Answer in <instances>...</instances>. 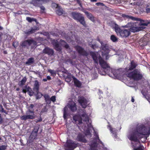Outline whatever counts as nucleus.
Listing matches in <instances>:
<instances>
[{"mask_svg":"<svg viewBox=\"0 0 150 150\" xmlns=\"http://www.w3.org/2000/svg\"><path fill=\"white\" fill-rule=\"evenodd\" d=\"M149 89L143 90L142 93L150 103V86ZM150 134V119L146 120L144 123L137 125L135 129L129 131L127 134L128 138L134 142L136 143L135 145L133 142L132 144L134 147V150H143V147L140 145L139 138Z\"/></svg>","mask_w":150,"mask_h":150,"instance_id":"1","label":"nucleus"},{"mask_svg":"<svg viewBox=\"0 0 150 150\" xmlns=\"http://www.w3.org/2000/svg\"><path fill=\"white\" fill-rule=\"evenodd\" d=\"M73 118L76 123L78 124L79 125L85 124L84 126L83 125V126L82 128L85 135L88 137H91V133L90 130L91 128L93 129L94 131V135L95 137L93 142H92L90 144V150H97V143H102V142L100 140L97 130L92 127L91 125V121L89 119L88 116L86 112L83 111L81 117L78 115H76L73 117Z\"/></svg>","mask_w":150,"mask_h":150,"instance_id":"2","label":"nucleus"},{"mask_svg":"<svg viewBox=\"0 0 150 150\" xmlns=\"http://www.w3.org/2000/svg\"><path fill=\"white\" fill-rule=\"evenodd\" d=\"M91 56L95 62L98 64L99 61L100 64L103 69L104 72H101L100 71L99 73L101 75H105L106 74L110 75V73L111 71L113 75L116 78H119L122 74V72L121 71L120 69L118 70H112L110 68V67L106 62L103 60V59L98 55V53H95L93 52H90Z\"/></svg>","mask_w":150,"mask_h":150,"instance_id":"3","label":"nucleus"},{"mask_svg":"<svg viewBox=\"0 0 150 150\" xmlns=\"http://www.w3.org/2000/svg\"><path fill=\"white\" fill-rule=\"evenodd\" d=\"M113 28L117 34L122 37H127L130 34L131 31L129 30H121L118 25L115 23L113 24Z\"/></svg>","mask_w":150,"mask_h":150,"instance_id":"4","label":"nucleus"},{"mask_svg":"<svg viewBox=\"0 0 150 150\" xmlns=\"http://www.w3.org/2000/svg\"><path fill=\"white\" fill-rule=\"evenodd\" d=\"M52 43L55 49L58 51H60L62 47H64L66 49H68L69 47L68 45L65 41L62 40H61L59 43L57 40H52Z\"/></svg>","mask_w":150,"mask_h":150,"instance_id":"5","label":"nucleus"},{"mask_svg":"<svg viewBox=\"0 0 150 150\" xmlns=\"http://www.w3.org/2000/svg\"><path fill=\"white\" fill-rule=\"evenodd\" d=\"M68 108H69L72 112H74L77 109L76 104L75 102L72 101H69L67 106L64 108L63 117L64 119H66L67 116L68 112Z\"/></svg>","mask_w":150,"mask_h":150,"instance_id":"6","label":"nucleus"},{"mask_svg":"<svg viewBox=\"0 0 150 150\" xmlns=\"http://www.w3.org/2000/svg\"><path fill=\"white\" fill-rule=\"evenodd\" d=\"M127 76L129 78L134 80H139L142 78L143 75L140 70L135 69L132 72L128 74Z\"/></svg>","mask_w":150,"mask_h":150,"instance_id":"7","label":"nucleus"},{"mask_svg":"<svg viewBox=\"0 0 150 150\" xmlns=\"http://www.w3.org/2000/svg\"><path fill=\"white\" fill-rule=\"evenodd\" d=\"M123 27L129 28L128 30H129L131 32H133L141 30L145 28V27L142 26L139 27H134V23L132 22L128 23Z\"/></svg>","mask_w":150,"mask_h":150,"instance_id":"8","label":"nucleus"},{"mask_svg":"<svg viewBox=\"0 0 150 150\" xmlns=\"http://www.w3.org/2000/svg\"><path fill=\"white\" fill-rule=\"evenodd\" d=\"M97 40L101 44V47L102 48V54L103 57L105 56L106 59L108 58V54L109 53L108 47L107 45L106 44H104L99 38H97Z\"/></svg>","mask_w":150,"mask_h":150,"instance_id":"9","label":"nucleus"},{"mask_svg":"<svg viewBox=\"0 0 150 150\" xmlns=\"http://www.w3.org/2000/svg\"><path fill=\"white\" fill-rule=\"evenodd\" d=\"M78 144L75 143L71 140H68L64 147L67 150H74L78 146Z\"/></svg>","mask_w":150,"mask_h":150,"instance_id":"10","label":"nucleus"},{"mask_svg":"<svg viewBox=\"0 0 150 150\" xmlns=\"http://www.w3.org/2000/svg\"><path fill=\"white\" fill-rule=\"evenodd\" d=\"M26 115H23L20 117L21 120H32L35 118L34 114L33 111L29 110L26 111Z\"/></svg>","mask_w":150,"mask_h":150,"instance_id":"11","label":"nucleus"},{"mask_svg":"<svg viewBox=\"0 0 150 150\" xmlns=\"http://www.w3.org/2000/svg\"><path fill=\"white\" fill-rule=\"evenodd\" d=\"M79 101L81 105L84 108H86L87 105L89 103V101L87 100L83 97H80L79 99Z\"/></svg>","mask_w":150,"mask_h":150,"instance_id":"12","label":"nucleus"},{"mask_svg":"<svg viewBox=\"0 0 150 150\" xmlns=\"http://www.w3.org/2000/svg\"><path fill=\"white\" fill-rule=\"evenodd\" d=\"M37 44V43L35 41L33 40H25L21 44L22 46H27L30 45L33 47L35 46Z\"/></svg>","mask_w":150,"mask_h":150,"instance_id":"13","label":"nucleus"},{"mask_svg":"<svg viewBox=\"0 0 150 150\" xmlns=\"http://www.w3.org/2000/svg\"><path fill=\"white\" fill-rule=\"evenodd\" d=\"M48 1V0H32L30 3L34 6H38L43 3L47 2Z\"/></svg>","mask_w":150,"mask_h":150,"instance_id":"14","label":"nucleus"},{"mask_svg":"<svg viewBox=\"0 0 150 150\" xmlns=\"http://www.w3.org/2000/svg\"><path fill=\"white\" fill-rule=\"evenodd\" d=\"M39 127H35L34 128V129L31 134L29 137V139L31 141H32L33 140L35 139L37 135V133L38 131Z\"/></svg>","mask_w":150,"mask_h":150,"instance_id":"15","label":"nucleus"},{"mask_svg":"<svg viewBox=\"0 0 150 150\" xmlns=\"http://www.w3.org/2000/svg\"><path fill=\"white\" fill-rule=\"evenodd\" d=\"M22 92L25 93L28 92V94L30 96H32L34 94V92H33L31 88L27 85L23 87Z\"/></svg>","mask_w":150,"mask_h":150,"instance_id":"16","label":"nucleus"},{"mask_svg":"<svg viewBox=\"0 0 150 150\" xmlns=\"http://www.w3.org/2000/svg\"><path fill=\"white\" fill-rule=\"evenodd\" d=\"M135 21H139L140 23L139 24L140 26H147V25L150 23V22L148 20H144L140 19L139 18H136L135 19Z\"/></svg>","mask_w":150,"mask_h":150,"instance_id":"17","label":"nucleus"},{"mask_svg":"<svg viewBox=\"0 0 150 150\" xmlns=\"http://www.w3.org/2000/svg\"><path fill=\"white\" fill-rule=\"evenodd\" d=\"M76 49L81 54L85 56L87 55L86 52L81 47L77 46L76 47Z\"/></svg>","mask_w":150,"mask_h":150,"instance_id":"18","label":"nucleus"},{"mask_svg":"<svg viewBox=\"0 0 150 150\" xmlns=\"http://www.w3.org/2000/svg\"><path fill=\"white\" fill-rule=\"evenodd\" d=\"M77 139L78 141L83 142H86V140L84 136L81 134H79L77 138Z\"/></svg>","mask_w":150,"mask_h":150,"instance_id":"19","label":"nucleus"},{"mask_svg":"<svg viewBox=\"0 0 150 150\" xmlns=\"http://www.w3.org/2000/svg\"><path fill=\"white\" fill-rule=\"evenodd\" d=\"M44 53L48 54L49 55H52L53 53V51L51 49L48 47H46L43 50Z\"/></svg>","mask_w":150,"mask_h":150,"instance_id":"20","label":"nucleus"},{"mask_svg":"<svg viewBox=\"0 0 150 150\" xmlns=\"http://www.w3.org/2000/svg\"><path fill=\"white\" fill-rule=\"evenodd\" d=\"M71 76L73 79L75 85L77 87H80L81 86V83L73 76Z\"/></svg>","mask_w":150,"mask_h":150,"instance_id":"21","label":"nucleus"},{"mask_svg":"<svg viewBox=\"0 0 150 150\" xmlns=\"http://www.w3.org/2000/svg\"><path fill=\"white\" fill-rule=\"evenodd\" d=\"M108 128L109 129L111 133L113 134V136L116 138L117 136L116 133L117 130L115 128H112L110 126H108Z\"/></svg>","mask_w":150,"mask_h":150,"instance_id":"22","label":"nucleus"},{"mask_svg":"<svg viewBox=\"0 0 150 150\" xmlns=\"http://www.w3.org/2000/svg\"><path fill=\"white\" fill-rule=\"evenodd\" d=\"M39 88V82L37 81H35L34 84V90L37 93H38V91Z\"/></svg>","mask_w":150,"mask_h":150,"instance_id":"23","label":"nucleus"},{"mask_svg":"<svg viewBox=\"0 0 150 150\" xmlns=\"http://www.w3.org/2000/svg\"><path fill=\"white\" fill-rule=\"evenodd\" d=\"M122 16L125 19H129L133 21H135V19L136 18L135 17H133L132 16L124 14H122Z\"/></svg>","mask_w":150,"mask_h":150,"instance_id":"24","label":"nucleus"},{"mask_svg":"<svg viewBox=\"0 0 150 150\" xmlns=\"http://www.w3.org/2000/svg\"><path fill=\"white\" fill-rule=\"evenodd\" d=\"M137 64L134 61H132L131 63L130 66L129 68V70H132L135 68L137 66Z\"/></svg>","mask_w":150,"mask_h":150,"instance_id":"25","label":"nucleus"},{"mask_svg":"<svg viewBox=\"0 0 150 150\" xmlns=\"http://www.w3.org/2000/svg\"><path fill=\"white\" fill-rule=\"evenodd\" d=\"M71 15L73 18L74 19L76 20L79 19L80 17L78 13L75 12H72L71 13Z\"/></svg>","mask_w":150,"mask_h":150,"instance_id":"26","label":"nucleus"},{"mask_svg":"<svg viewBox=\"0 0 150 150\" xmlns=\"http://www.w3.org/2000/svg\"><path fill=\"white\" fill-rule=\"evenodd\" d=\"M38 30V28L36 27H34L33 28H32L30 31L28 32H25V33L26 34H30L35 32V30Z\"/></svg>","mask_w":150,"mask_h":150,"instance_id":"27","label":"nucleus"},{"mask_svg":"<svg viewBox=\"0 0 150 150\" xmlns=\"http://www.w3.org/2000/svg\"><path fill=\"white\" fill-rule=\"evenodd\" d=\"M78 20L79 21L80 23L84 26H86V24L84 21V17H80Z\"/></svg>","mask_w":150,"mask_h":150,"instance_id":"28","label":"nucleus"},{"mask_svg":"<svg viewBox=\"0 0 150 150\" xmlns=\"http://www.w3.org/2000/svg\"><path fill=\"white\" fill-rule=\"evenodd\" d=\"M26 80L27 79L25 77L23 78L22 80L19 82L18 84L19 85L21 86L23 85L26 82Z\"/></svg>","mask_w":150,"mask_h":150,"instance_id":"29","label":"nucleus"},{"mask_svg":"<svg viewBox=\"0 0 150 150\" xmlns=\"http://www.w3.org/2000/svg\"><path fill=\"white\" fill-rule=\"evenodd\" d=\"M44 97L45 98V101L47 103L50 104V98L49 96L47 94L45 95Z\"/></svg>","mask_w":150,"mask_h":150,"instance_id":"30","label":"nucleus"},{"mask_svg":"<svg viewBox=\"0 0 150 150\" xmlns=\"http://www.w3.org/2000/svg\"><path fill=\"white\" fill-rule=\"evenodd\" d=\"M56 12L58 15H61L62 13V10L59 7L56 9Z\"/></svg>","mask_w":150,"mask_h":150,"instance_id":"31","label":"nucleus"},{"mask_svg":"<svg viewBox=\"0 0 150 150\" xmlns=\"http://www.w3.org/2000/svg\"><path fill=\"white\" fill-rule=\"evenodd\" d=\"M34 62V59L33 58H30L28 59L27 62H26V64H29L33 63Z\"/></svg>","mask_w":150,"mask_h":150,"instance_id":"32","label":"nucleus"},{"mask_svg":"<svg viewBox=\"0 0 150 150\" xmlns=\"http://www.w3.org/2000/svg\"><path fill=\"white\" fill-rule=\"evenodd\" d=\"M110 39L113 42H115L117 41V38L114 35H112L110 37Z\"/></svg>","mask_w":150,"mask_h":150,"instance_id":"33","label":"nucleus"},{"mask_svg":"<svg viewBox=\"0 0 150 150\" xmlns=\"http://www.w3.org/2000/svg\"><path fill=\"white\" fill-rule=\"evenodd\" d=\"M26 20L29 22H31L33 21H36V19L33 18H31L29 17H27L26 18Z\"/></svg>","mask_w":150,"mask_h":150,"instance_id":"34","label":"nucleus"},{"mask_svg":"<svg viewBox=\"0 0 150 150\" xmlns=\"http://www.w3.org/2000/svg\"><path fill=\"white\" fill-rule=\"evenodd\" d=\"M83 12L86 15L87 17L89 19V18L93 16L91 14L89 13L88 12L86 11H84Z\"/></svg>","mask_w":150,"mask_h":150,"instance_id":"35","label":"nucleus"},{"mask_svg":"<svg viewBox=\"0 0 150 150\" xmlns=\"http://www.w3.org/2000/svg\"><path fill=\"white\" fill-rule=\"evenodd\" d=\"M48 71L53 76H54L56 74V72L54 70L49 69Z\"/></svg>","mask_w":150,"mask_h":150,"instance_id":"36","label":"nucleus"},{"mask_svg":"<svg viewBox=\"0 0 150 150\" xmlns=\"http://www.w3.org/2000/svg\"><path fill=\"white\" fill-rule=\"evenodd\" d=\"M6 145H3L0 146V150H5L6 149Z\"/></svg>","mask_w":150,"mask_h":150,"instance_id":"37","label":"nucleus"},{"mask_svg":"<svg viewBox=\"0 0 150 150\" xmlns=\"http://www.w3.org/2000/svg\"><path fill=\"white\" fill-rule=\"evenodd\" d=\"M52 6L53 8H56V9L59 7L58 5L54 3H52Z\"/></svg>","mask_w":150,"mask_h":150,"instance_id":"38","label":"nucleus"},{"mask_svg":"<svg viewBox=\"0 0 150 150\" xmlns=\"http://www.w3.org/2000/svg\"><path fill=\"white\" fill-rule=\"evenodd\" d=\"M89 45H91V47L93 49H94L96 47H97L96 45L95 44H92L91 42H89Z\"/></svg>","mask_w":150,"mask_h":150,"instance_id":"39","label":"nucleus"},{"mask_svg":"<svg viewBox=\"0 0 150 150\" xmlns=\"http://www.w3.org/2000/svg\"><path fill=\"white\" fill-rule=\"evenodd\" d=\"M18 44V42L16 41L14 42L13 43V45L15 48H16L17 47Z\"/></svg>","mask_w":150,"mask_h":150,"instance_id":"40","label":"nucleus"},{"mask_svg":"<svg viewBox=\"0 0 150 150\" xmlns=\"http://www.w3.org/2000/svg\"><path fill=\"white\" fill-rule=\"evenodd\" d=\"M56 100V97L55 96H53L50 98V101H52L53 102H54Z\"/></svg>","mask_w":150,"mask_h":150,"instance_id":"41","label":"nucleus"},{"mask_svg":"<svg viewBox=\"0 0 150 150\" xmlns=\"http://www.w3.org/2000/svg\"><path fill=\"white\" fill-rule=\"evenodd\" d=\"M42 121V118L40 117L38 118V120H36L35 122H40Z\"/></svg>","mask_w":150,"mask_h":150,"instance_id":"42","label":"nucleus"},{"mask_svg":"<svg viewBox=\"0 0 150 150\" xmlns=\"http://www.w3.org/2000/svg\"><path fill=\"white\" fill-rule=\"evenodd\" d=\"M91 20L93 22H94V17L93 16H92V17H91L89 19Z\"/></svg>","mask_w":150,"mask_h":150,"instance_id":"43","label":"nucleus"},{"mask_svg":"<svg viewBox=\"0 0 150 150\" xmlns=\"http://www.w3.org/2000/svg\"><path fill=\"white\" fill-rule=\"evenodd\" d=\"M69 62L70 64H71L72 65H74L75 64L74 62L73 61H72V60L71 59H70Z\"/></svg>","mask_w":150,"mask_h":150,"instance_id":"44","label":"nucleus"},{"mask_svg":"<svg viewBox=\"0 0 150 150\" xmlns=\"http://www.w3.org/2000/svg\"><path fill=\"white\" fill-rule=\"evenodd\" d=\"M146 12L147 13H149L150 12V8H147L146 9Z\"/></svg>","mask_w":150,"mask_h":150,"instance_id":"45","label":"nucleus"},{"mask_svg":"<svg viewBox=\"0 0 150 150\" xmlns=\"http://www.w3.org/2000/svg\"><path fill=\"white\" fill-rule=\"evenodd\" d=\"M40 8L43 11H44L45 9V8L43 6H41L40 7Z\"/></svg>","mask_w":150,"mask_h":150,"instance_id":"46","label":"nucleus"},{"mask_svg":"<svg viewBox=\"0 0 150 150\" xmlns=\"http://www.w3.org/2000/svg\"><path fill=\"white\" fill-rule=\"evenodd\" d=\"M51 79V77L50 76H47V80H50Z\"/></svg>","mask_w":150,"mask_h":150,"instance_id":"47","label":"nucleus"},{"mask_svg":"<svg viewBox=\"0 0 150 150\" xmlns=\"http://www.w3.org/2000/svg\"><path fill=\"white\" fill-rule=\"evenodd\" d=\"M77 2L79 3L80 6H81V3H80V1L79 0H78L77 1Z\"/></svg>","mask_w":150,"mask_h":150,"instance_id":"48","label":"nucleus"},{"mask_svg":"<svg viewBox=\"0 0 150 150\" xmlns=\"http://www.w3.org/2000/svg\"><path fill=\"white\" fill-rule=\"evenodd\" d=\"M42 81L44 82L47 81V79H43Z\"/></svg>","mask_w":150,"mask_h":150,"instance_id":"49","label":"nucleus"},{"mask_svg":"<svg viewBox=\"0 0 150 150\" xmlns=\"http://www.w3.org/2000/svg\"><path fill=\"white\" fill-rule=\"evenodd\" d=\"M131 101L132 102H134V98L133 97H132Z\"/></svg>","mask_w":150,"mask_h":150,"instance_id":"50","label":"nucleus"},{"mask_svg":"<svg viewBox=\"0 0 150 150\" xmlns=\"http://www.w3.org/2000/svg\"><path fill=\"white\" fill-rule=\"evenodd\" d=\"M97 0H91V2H96V1Z\"/></svg>","mask_w":150,"mask_h":150,"instance_id":"51","label":"nucleus"},{"mask_svg":"<svg viewBox=\"0 0 150 150\" xmlns=\"http://www.w3.org/2000/svg\"><path fill=\"white\" fill-rule=\"evenodd\" d=\"M2 35V34L1 33H0V41L1 40V36Z\"/></svg>","mask_w":150,"mask_h":150,"instance_id":"52","label":"nucleus"},{"mask_svg":"<svg viewBox=\"0 0 150 150\" xmlns=\"http://www.w3.org/2000/svg\"><path fill=\"white\" fill-rule=\"evenodd\" d=\"M30 107L31 108H33V104H31L30 105Z\"/></svg>","mask_w":150,"mask_h":150,"instance_id":"53","label":"nucleus"},{"mask_svg":"<svg viewBox=\"0 0 150 150\" xmlns=\"http://www.w3.org/2000/svg\"><path fill=\"white\" fill-rule=\"evenodd\" d=\"M19 89H19V88H16V90L17 91H19Z\"/></svg>","mask_w":150,"mask_h":150,"instance_id":"54","label":"nucleus"},{"mask_svg":"<svg viewBox=\"0 0 150 150\" xmlns=\"http://www.w3.org/2000/svg\"><path fill=\"white\" fill-rule=\"evenodd\" d=\"M2 29V27L1 26H0V30H1Z\"/></svg>","mask_w":150,"mask_h":150,"instance_id":"55","label":"nucleus"},{"mask_svg":"<svg viewBox=\"0 0 150 150\" xmlns=\"http://www.w3.org/2000/svg\"><path fill=\"white\" fill-rule=\"evenodd\" d=\"M100 4V3H97L96 4V5H98V4Z\"/></svg>","mask_w":150,"mask_h":150,"instance_id":"56","label":"nucleus"},{"mask_svg":"<svg viewBox=\"0 0 150 150\" xmlns=\"http://www.w3.org/2000/svg\"><path fill=\"white\" fill-rule=\"evenodd\" d=\"M104 150H108L106 148H105V149H104Z\"/></svg>","mask_w":150,"mask_h":150,"instance_id":"57","label":"nucleus"},{"mask_svg":"<svg viewBox=\"0 0 150 150\" xmlns=\"http://www.w3.org/2000/svg\"><path fill=\"white\" fill-rule=\"evenodd\" d=\"M4 53H6V52H5V51H4Z\"/></svg>","mask_w":150,"mask_h":150,"instance_id":"58","label":"nucleus"},{"mask_svg":"<svg viewBox=\"0 0 150 150\" xmlns=\"http://www.w3.org/2000/svg\"><path fill=\"white\" fill-rule=\"evenodd\" d=\"M3 109H2V112H4V111H3Z\"/></svg>","mask_w":150,"mask_h":150,"instance_id":"59","label":"nucleus"},{"mask_svg":"<svg viewBox=\"0 0 150 150\" xmlns=\"http://www.w3.org/2000/svg\"><path fill=\"white\" fill-rule=\"evenodd\" d=\"M1 138L0 137V140H1Z\"/></svg>","mask_w":150,"mask_h":150,"instance_id":"60","label":"nucleus"},{"mask_svg":"<svg viewBox=\"0 0 150 150\" xmlns=\"http://www.w3.org/2000/svg\"><path fill=\"white\" fill-rule=\"evenodd\" d=\"M66 39H67V40H68L67 39V38H66Z\"/></svg>","mask_w":150,"mask_h":150,"instance_id":"61","label":"nucleus"}]
</instances>
